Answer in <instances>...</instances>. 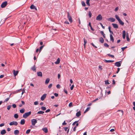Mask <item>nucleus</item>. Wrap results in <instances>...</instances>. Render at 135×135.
I'll list each match as a JSON object with an SVG mask.
<instances>
[{"mask_svg":"<svg viewBox=\"0 0 135 135\" xmlns=\"http://www.w3.org/2000/svg\"><path fill=\"white\" fill-rule=\"evenodd\" d=\"M31 111L26 113L23 115V117L25 118H26L27 117L31 114Z\"/></svg>","mask_w":135,"mask_h":135,"instance_id":"nucleus-1","label":"nucleus"},{"mask_svg":"<svg viewBox=\"0 0 135 135\" xmlns=\"http://www.w3.org/2000/svg\"><path fill=\"white\" fill-rule=\"evenodd\" d=\"M31 122L32 125L34 126L37 123V121L36 119H33L31 120Z\"/></svg>","mask_w":135,"mask_h":135,"instance_id":"nucleus-2","label":"nucleus"},{"mask_svg":"<svg viewBox=\"0 0 135 135\" xmlns=\"http://www.w3.org/2000/svg\"><path fill=\"white\" fill-rule=\"evenodd\" d=\"M67 16L68 18L69 22L70 23L72 22L73 21L72 18L71 16L70 15V14L68 12V13Z\"/></svg>","mask_w":135,"mask_h":135,"instance_id":"nucleus-3","label":"nucleus"},{"mask_svg":"<svg viewBox=\"0 0 135 135\" xmlns=\"http://www.w3.org/2000/svg\"><path fill=\"white\" fill-rule=\"evenodd\" d=\"M7 1H5L2 3L1 5V7L2 8L5 7L7 5Z\"/></svg>","mask_w":135,"mask_h":135,"instance_id":"nucleus-4","label":"nucleus"},{"mask_svg":"<svg viewBox=\"0 0 135 135\" xmlns=\"http://www.w3.org/2000/svg\"><path fill=\"white\" fill-rule=\"evenodd\" d=\"M121 63L122 61H120L115 62L114 64V65L117 66L119 67L120 66Z\"/></svg>","mask_w":135,"mask_h":135,"instance_id":"nucleus-5","label":"nucleus"},{"mask_svg":"<svg viewBox=\"0 0 135 135\" xmlns=\"http://www.w3.org/2000/svg\"><path fill=\"white\" fill-rule=\"evenodd\" d=\"M9 125L12 126V125H15V126H17L18 124V123L16 121H13L11 122L9 124Z\"/></svg>","mask_w":135,"mask_h":135,"instance_id":"nucleus-6","label":"nucleus"},{"mask_svg":"<svg viewBox=\"0 0 135 135\" xmlns=\"http://www.w3.org/2000/svg\"><path fill=\"white\" fill-rule=\"evenodd\" d=\"M102 19V17L100 14L97 17L96 20L100 21Z\"/></svg>","mask_w":135,"mask_h":135,"instance_id":"nucleus-7","label":"nucleus"},{"mask_svg":"<svg viewBox=\"0 0 135 135\" xmlns=\"http://www.w3.org/2000/svg\"><path fill=\"white\" fill-rule=\"evenodd\" d=\"M108 21H110L112 22H113L115 21V18H113V17H110L107 19Z\"/></svg>","mask_w":135,"mask_h":135,"instance_id":"nucleus-8","label":"nucleus"},{"mask_svg":"<svg viewBox=\"0 0 135 135\" xmlns=\"http://www.w3.org/2000/svg\"><path fill=\"white\" fill-rule=\"evenodd\" d=\"M47 95V94H44L41 97V100L43 101L46 97Z\"/></svg>","mask_w":135,"mask_h":135,"instance_id":"nucleus-9","label":"nucleus"},{"mask_svg":"<svg viewBox=\"0 0 135 135\" xmlns=\"http://www.w3.org/2000/svg\"><path fill=\"white\" fill-rule=\"evenodd\" d=\"M13 74L14 76H16L18 74V71H15V70H13Z\"/></svg>","mask_w":135,"mask_h":135,"instance_id":"nucleus-10","label":"nucleus"},{"mask_svg":"<svg viewBox=\"0 0 135 135\" xmlns=\"http://www.w3.org/2000/svg\"><path fill=\"white\" fill-rule=\"evenodd\" d=\"M37 76H38L42 77V74L41 71L37 72Z\"/></svg>","mask_w":135,"mask_h":135,"instance_id":"nucleus-11","label":"nucleus"},{"mask_svg":"<svg viewBox=\"0 0 135 135\" xmlns=\"http://www.w3.org/2000/svg\"><path fill=\"white\" fill-rule=\"evenodd\" d=\"M112 25L113 27L115 28H118V25L116 24L112 23Z\"/></svg>","mask_w":135,"mask_h":135,"instance_id":"nucleus-12","label":"nucleus"},{"mask_svg":"<svg viewBox=\"0 0 135 135\" xmlns=\"http://www.w3.org/2000/svg\"><path fill=\"white\" fill-rule=\"evenodd\" d=\"M110 40L112 42H114V40L113 39V37L112 34H110Z\"/></svg>","mask_w":135,"mask_h":135,"instance_id":"nucleus-13","label":"nucleus"},{"mask_svg":"<svg viewBox=\"0 0 135 135\" xmlns=\"http://www.w3.org/2000/svg\"><path fill=\"white\" fill-rule=\"evenodd\" d=\"M104 62H105L106 63H109V62H113L114 61V60H106L104 59Z\"/></svg>","mask_w":135,"mask_h":135,"instance_id":"nucleus-14","label":"nucleus"},{"mask_svg":"<svg viewBox=\"0 0 135 135\" xmlns=\"http://www.w3.org/2000/svg\"><path fill=\"white\" fill-rule=\"evenodd\" d=\"M19 131L18 130H16L14 131V134L15 135H17L19 134Z\"/></svg>","mask_w":135,"mask_h":135,"instance_id":"nucleus-15","label":"nucleus"},{"mask_svg":"<svg viewBox=\"0 0 135 135\" xmlns=\"http://www.w3.org/2000/svg\"><path fill=\"white\" fill-rule=\"evenodd\" d=\"M126 32L125 31H123V35L122 37L123 39H125L126 37Z\"/></svg>","mask_w":135,"mask_h":135,"instance_id":"nucleus-16","label":"nucleus"},{"mask_svg":"<svg viewBox=\"0 0 135 135\" xmlns=\"http://www.w3.org/2000/svg\"><path fill=\"white\" fill-rule=\"evenodd\" d=\"M6 133V131L5 129L2 130L1 132V134L2 135Z\"/></svg>","mask_w":135,"mask_h":135,"instance_id":"nucleus-17","label":"nucleus"},{"mask_svg":"<svg viewBox=\"0 0 135 135\" xmlns=\"http://www.w3.org/2000/svg\"><path fill=\"white\" fill-rule=\"evenodd\" d=\"M30 8L31 9H35L36 10H37V9L32 4L30 7Z\"/></svg>","mask_w":135,"mask_h":135,"instance_id":"nucleus-18","label":"nucleus"},{"mask_svg":"<svg viewBox=\"0 0 135 135\" xmlns=\"http://www.w3.org/2000/svg\"><path fill=\"white\" fill-rule=\"evenodd\" d=\"M25 121L24 119H22L21 120L20 124L21 125H23L25 123Z\"/></svg>","mask_w":135,"mask_h":135,"instance_id":"nucleus-19","label":"nucleus"},{"mask_svg":"<svg viewBox=\"0 0 135 135\" xmlns=\"http://www.w3.org/2000/svg\"><path fill=\"white\" fill-rule=\"evenodd\" d=\"M60 61V59H59V58H58L57 60L55 62V63L56 64H58L59 63Z\"/></svg>","mask_w":135,"mask_h":135,"instance_id":"nucleus-20","label":"nucleus"},{"mask_svg":"<svg viewBox=\"0 0 135 135\" xmlns=\"http://www.w3.org/2000/svg\"><path fill=\"white\" fill-rule=\"evenodd\" d=\"M64 129L65 131H67V133H68L69 132V129H68V128L66 127H64Z\"/></svg>","mask_w":135,"mask_h":135,"instance_id":"nucleus-21","label":"nucleus"},{"mask_svg":"<svg viewBox=\"0 0 135 135\" xmlns=\"http://www.w3.org/2000/svg\"><path fill=\"white\" fill-rule=\"evenodd\" d=\"M119 22V23L122 25H124V23L122 22V21L120 19L118 21Z\"/></svg>","mask_w":135,"mask_h":135,"instance_id":"nucleus-22","label":"nucleus"},{"mask_svg":"<svg viewBox=\"0 0 135 135\" xmlns=\"http://www.w3.org/2000/svg\"><path fill=\"white\" fill-rule=\"evenodd\" d=\"M42 130L45 133H47L48 132V130L46 128H43Z\"/></svg>","mask_w":135,"mask_h":135,"instance_id":"nucleus-23","label":"nucleus"},{"mask_svg":"<svg viewBox=\"0 0 135 135\" xmlns=\"http://www.w3.org/2000/svg\"><path fill=\"white\" fill-rule=\"evenodd\" d=\"M50 80V79L49 78H47L46 79L45 81V84H47L49 82Z\"/></svg>","mask_w":135,"mask_h":135,"instance_id":"nucleus-24","label":"nucleus"},{"mask_svg":"<svg viewBox=\"0 0 135 135\" xmlns=\"http://www.w3.org/2000/svg\"><path fill=\"white\" fill-rule=\"evenodd\" d=\"M81 112L80 111H79L76 114V115L77 117H79L81 115Z\"/></svg>","mask_w":135,"mask_h":135,"instance_id":"nucleus-25","label":"nucleus"},{"mask_svg":"<svg viewBox=\"0 0 135 135\" xmlns=\"http://www.w3.org/2000/svg\"><path fill=\"white\" fill-rule=\"evenodd\" d=\"M99 41L101 43H103L104 41L103 38L102 37H100L99 39Z\"/></svg>","mask_w":135,"mask_h":135,"instance_id":"nucleus-26","label":"nucleus"},{"mask_svg":"<svg viewBox=\"0 0 135 135\" xmlns=\"http://www.w3.org/2000/svg\"><path fill=\"white\" fill-rule=\"evenodd\" d=\"M31 69L33 71H35V72L36 71V69L35 68V65H34L33 66V67H32Z\"/></svg>","mask_w":135,"mask_h":135,"instance_id":"nucleus-27","label":"nucleus"},{"mask_svg":"<svg viewBox=\"0 0 135 135\" xmlns=\"http://www.w3.org/2000/svg\"><path fill=\"white\" fill-rule=\"evenodd\" d=\"M25 109L24 108L20 110V112L21 113H23L25 112Z\"/></svg>","mask_w":135,"mask_h":135,"instance_id":"nucleus-28","label":"nucleus"},{"mask_svg":"<svg viewBox=\"0 0 135 135\" xmlns=\"http://www.w3.org/2000/svg\"><path fill=\"white\" fill-rule=\"evenodd\" d=\"M100 33L103 36L104 38L105 37V34L104 33V32L103 31H100Z\"/></svg>","mask_w":135,"mask_h":135,"instance_id":"nucleus-29","label":"nucleus"},{"mask_svg":"<svg viewBox=\"0 0 135 135\" xmlns=\"http://www.w3.org/2000/svg\"><path fill=\"white\" fill-rule=\"evenodd\" d=\"M115 17L116 18L117 20L118 21L120 19L117 15H115Z\"/></svg>","mask_w":135,"mask_h":135,"instance_id":"nucleus-30","label":"nucleus"},{"mask_svg":"<svg viewBox=\"0 0 135 135\" xmlns=\"http://www.w3.org/2000/svg\"><path fill=\"white\" fill-rule=\"evenodd\" d=\"M44 111H38L37 113V114H42L44 113Z\"/></svg>","mask_w":135,"mask_h":135,"instance_id":"nucleus-31","label":"nucleus"},{"mask_svg":"<svg viewBox=\"0 0 135 135\" xmlns=\"http://www.w3.org/2000/svg\"><path fill=\"white\" fill-rule=\"evenodd\" d=\"M110 26H109L108 27V29H109V32H110V33L111 34H113V32L112 31H111L110 30Z\"/></svg>","mask_w":135,"mask_h":135,"instance_id":"nucleus-32","label":"nucleus"},{"mask_svg":"<svg viewBox=\"0 0 135 135\" xmlns=\"http://www.w3.org/2000/svg\"><path fill=\"white\" fill-rule=\"evenodd\" d=\"M14 117L16 119H17L18 117V115L17 114H15L14 115Z\"/></svg>","mask_w":135,"mask_h":135,"instance_id":"nucleus-33","label":"nucleus"},{"mask_svg":"<svg viewBox=\"0 0 135 135\" xmlns=\"http://www.w3.org/2000/svg\"><path fill=\"white\" fill-rule=\"evenodd\" d=\"M90 107H88L85 110V111L84 112V113H85L87 112L88 111H89L90 109Z\"/></svg>","mask_w":135,"mask_h":135,"instance_id":"nucleus-34","label":"nucleus"},{"mask_svg":"<svg viewBox=\"0 0 135 135\" xmlns=\"http://www.w3.org/2000/svg\"><path fill=\"white\" fill-rule=\"evenodd\" d=\"M90 0H86V3L89 6H90L89 3Z\"/></svg>","mask_w":135,"mask_h":135,"instance_id":"nucleus-35","label":"nucleus"},{"mask_svg":"<svg viewBox=\"0 0 135 135\" xmlns=\"http://www.w3.org/2000/svg\"><path fill=\"white\" fill-rule=\"evenodd\" d=\"M10 97V95L9 96V97L7 98L3 102V103H4L5 102H7L8 101V100H9V98Z\"/></svg>","mask_w":135,"mask_h":135,"instance_id":"nucleus-36","label":"nucleus"},{"mask_svg":"<svg viewBox=\"0 0 135 135\" xmlns=\"http://www.w3.org/2000/svg\"><path fill=\"white\" fill-rule=\"evenodd\" d=\"M107 55L108 56H109V57H111L112 58H114V56L113 55H111V54H107Z\"/></svg>","mask_w":135,"mask_h":135,"instance_id":"nucleus-37","label":"nucleus"},{"mask_svg":"<svg viewBox=\"0 0 135 135\" xmlns=\"http://www.w3.org/2000/svg\"><path fill=\"white\" fill-rule=\"evenodd\" d=\"M30 129H28L26 131V133L27 134H29L30 131Z\"/></svg>","mask_w":135,"mask_h":135,"instance_id":"nucleus-38","label":"nucleus"},{"mask_svg":"<svg viewBox=\"0 0 135 135\" xmlns=\"http://www.w3.org/2000/svg\"><path fill=\"white\" fill-rule=\"evenodd\" d=\"M81 4H82V5L84 7V6H86L85 4V2L84 1H82V2H81Z\"/></svg>","mask_w":135,"mask_h":135,"instance_id":"nucleus-39","label":"nucleus"},{"mask_svg":"<svg viewBox=\"0 0 135 135\" xmlns=\"http://www.w3.org/2000/svg\"><path fill=\"white\" fill-rule=\"evenodd\" d=\"M11 105H9L7 106V109L8 110H9L11 108Z\"/></svg>","mask_w":135,"mask_h":135,"instance_id":"nucleus-40","label":"nucleus"},{"mask_svg":"<svg viewBox=\"0 0 135 135\" xmlns=\"http://www.w3.org/2000/svg\"><path fill=\"white\" fill-rule=\"evenodd\" d=\"M105 84H106L108 85L109 84V82L108 80H106L105 81Z\"/></svg>","mask_w":135,"mask_h":135,"instance_id":"nucleus-41","label":"nucleus"},{"mask_svg":"<svg viewBox=\"0 0 135 135\" xmlns=\"http://www.w3.org/2000/svg\"><path fill=\"white\" fill-rule=\"evenodd\" d=\"M41 109L42 110H46V108L44 107H41Z\"/></svg>","mask_w":135,"mask_h":135,"instance_id":"nucleus-42","label":"nucleus"},{"mask_svg":"<svg viewBox=\"0 0 135 135\" xmlns=\"http://www.w3.org/2000/svg\"><path fill=\"white\" fill-rule=\"evenodd\" d=\"M88 15L89 17L90 18L91 17V13L90 11H89Z\"/></svg>","mask_w":135,"mask_h":135,"instance_id":"nucleus-43","label":"nucleus"},{"mask_svg":"<svg viewBox=\"0 0 135 135\" xmlns=\"http://www.w3.org/2000/svg\"><path fill=\"white\" fill-rule=\"evenodd\" d=\"M52 85V84H49V86H48V88L49 89H50L51 88Z\"/></svg>","mask_w":135,"mask_h":135,"instance_id":"nucleus-44","label":"nucleus"},{"mask_svg":"<svg viewBox=\"0 0 135 135\" xmlns=\"http://www.w3.org/2000/svg\"><path fill=\"white\" fill-rule=\"evenodd\" d=\"M126 38H127V41H129L130 39L129 38V37L127 34V35Z\"/></svg>","mask_w":135,"mask_h":135,"instance_id":"nucleus-45","label":"nucleus"},{"mask_svg":"<svg viewBox=\"0 0 135 135\" xmlns=\"http://www.w3.org/2000/svg\"><path fill=\"white\" fill-rule=\"evenodd\" d=\"M104 46L105 47H108L109 46V45L106 43H105L104 44Z\"/></svg>","mask_w":135,"mask_h":135,"instance_id":"nucleus-46","label":"nucleus"},{"mask_svg":"<svg viewBox=\"0 0 135 135\" xmlns=\"http://www.w3.org/2000/svg\"><path fill=\"white\" fill-rule=\"evenodd\" d=\"M84 46L85 47V44L87 42V41H86L84 39Z\"/></svg>","mask_w":135,"mask_h":135,"instance_id":"nucleus-47","label":"nucleus"},{"mask_svg":"<svg viewBox=\"0 0 135 135\" xmlns=\"http://www.w3.org/2000/svg\"><path fill=\"white\" fill-rule=\"evenodd\" d=\"M127 47V46H126V47H122L121 48V49H122V51H123Z\"/></svg>","mask_w":135,"mask_h":135,"instance_id":"nucleus-48","label":"nucleus"},{"mask_svg":"<svg viewBox=\"0 0 135 135\" xmlns=\"http://www.w3.org/2000/svg\"><path fill=\"white\" fill-rule=\"evenodd\" d=\"M99 24L102 27V28L103 29H104L105 27L103 26L102 23H100Z\"/></svg>","mask_w":135,"mask_h":135,"instance_id":"nucleus-49","label":"nucleus"},{"mask_svg":"<svg viewBox=\"0 0 135 135\" xmlns=\"http://www.w3.org/2000/svg\"><path fill=\"white\" fill-rule=\"evenodd\" d=\"M44 46V45H43V46H41L40 47V49H39V51L40 52L41 51V50L43 48Z\"/></svg>","mask_w":135,"mask_h":135,"instance_id":"nucleus-50","label":"nucleus"},{"mask_svg":"<svg viewBox=\"0 0 135 135\" xmlns=\"http://www.w3.org/2000/svg\"><path fill=\"white\" fill-rule=\"evenodd\" d=\"M79 122V121H75V122H74L73 123V124H72V125L73 126H74L75 125V124L76 123H77L78 122Z\"/></svg>","mask_w":135,"mask_h":135,"instance_id":"nucleus-51","label":"nucleus"},{"mask_svg":"<svg viewBox=\"0 0 135 135\" xmlns=\"http://www.w3.org/2000/svg\"><path fill=\"white\" fill-rule=\"evenodd\" d=\"M38 101H36L34 102V104L35 105H37L38 104Z\"/></svg>","mask_w":135,"mask_h":135,"instance_id":"nucleus-52","label":"nucleus"},{"mask_svg":"<svg viewBox=\"0 0 135 135\" xmlns=\"http://www.w3.org/2000/svg\"><path fill=\"white\" fill-rule=\"evenodd\" d=\"M69 106L70 107H71L72 106V102H71L69 104Z\"/></svg>","mask_w":135,"mask_h":135,"instance_id":"nucleus-53","label":"nucleus"},{"mask_svg":"<svg viewBox=\"0 0 135 135\" xmlns=\"http://www.w3.org/2000/svg\"><path fill=\"white\" fill-rule=\"evenodd\" d=\"M12 106L13 108H15L16 107V105L15 104H13L12 105Z\"/></svg>","mask_w":135,"mask_h":135,"instance_id":"nucleus-54","label":"nucleus"},{"mask_svg":"<svg viewBox=\"0 0 135 135\" xmlns=\"http://www.w3.org/2000/svg\"><path fill=\"white\" fill-rule=\"evenodd\" d=\"M74 85H72L70 87V89L71 90H73V88H74Z\"/></svg>","mask_w":135,"mask_h":135,"instance_id":"nucleus-55","label":"nucleus"},{"mask_svg":"<svg viewBox=\"0 0 135 135\" xmlns=\"http://www.w3.org/2000/svg\"><path fill=\"white\" fill-rule=\"evenodd\" d=\"M91 44L94 47H95V48H97V47L95 46L93 43H91Z\"/></svg>","mask_w":135,"mask_h":135,"instance_id":"nucleus-56","label":"nucleus"},{"mask_svg":"<svg viewBox=\"0 0 135 135\" xmlns=\"http://www.w3.org/2000/svg\"><path fill=\"white\" fill-rule=\"evenodd\" d=\"M56 87L57 88H60V85L59 84H58L56 85Z\"/></svg>","mask_w":135,"mask_h":135,"instance_id":"nucleus-57","label":"nucleus"},{"mask_svg":"<svg viewBox=\"0 0 135 135\" xmlns=\"http://www.w3.org/2000/svg\"><path fill=\"white\" fill-rule=\"evenodd\" d=\"M118 7H117L115 8V9H114V11L115 12H116L118 10Z\"/></svg>","mask_w":135,"mask_h":135,"instance_id":"nucleus-58","label":"nucleus"},{"mask_svg":"<svg viewBox=\"0 0 135 135\" xmlns=\"http://www.w3.org/2000/svg\"><path fill=\"white\" fill-rule=\"evenodd\" d=\"M4 123H2L0 124V127H2L4 125Z\"/></svg>","mask_w":135,"mask_h":135,"instance_id":"nucleus-59","label":"nucleus"},{"mask_svg":"<svg viewBox=\"0 0 135 135\" xmlns=\"http://www.w3.org/2000/svg\"><path fill=\"white\" fill-rule=\"evenodd\" d=\"M54 95L56 97H57L58 96V94L56 93L54 94Z\"/></svg>","mask_w":135,"mask_h":135,"instance_id":"nucleus-60","label":"nucleus"},{"mask_svg":"<svg viewBox=\"0 0 135 135\" xmlns=\"http://www.w3.org/2000/svg\"><path fill=\"white\" fill-rule=\"evenodd\" d=\"M64 92L66 94H68V92H67V91L66 90V89H64Z\"/></svg>","mask_w":135,"mask_h":135,"instance_id":"nucleus-61","label":"nucleus"},{"mask_svg":"<svg viewBox=\"0 0 135 135\" xmlns=\"http://www.w3.org/2000/svg\"><path fill=\"white\" fill-rule=\"evenodd\" d=\"M50 111V109H48L45 111V113H47V112H49Z\"/></svg>","mask_w":135,"mask_h":135,"instance_id":"nucleus-62","label":"nucleus"},{"mask_svg":"<svg viewBox=\"0 0 135 135\" xmlns=\"http://www.w3.org/2000/svg\"><path fill=\"white\" fill-rule=\"evenodd\" d=\"M66 123L65 122V121H64V122L62 123V124L63 126L65 125L66 124Z\"/></svg>","mask_w":135,"mask_h":135,"instance_id":"nucleus-63","label":"nucleus"},{"mask_svg":"<svg viewBox=\"0 0 135 135\" xmlns=\"http://www.w3.org/2000/svg\"><path fill=\"white\" fill-rule=\"evenodd\" d=\"M64 23L66 24H69V23L68 22V21H66Z\"/></svg>","mask_w":135,"mask_h":135,"instance_id":"nucleus-64","label":"nucleus"}]
</instances>
